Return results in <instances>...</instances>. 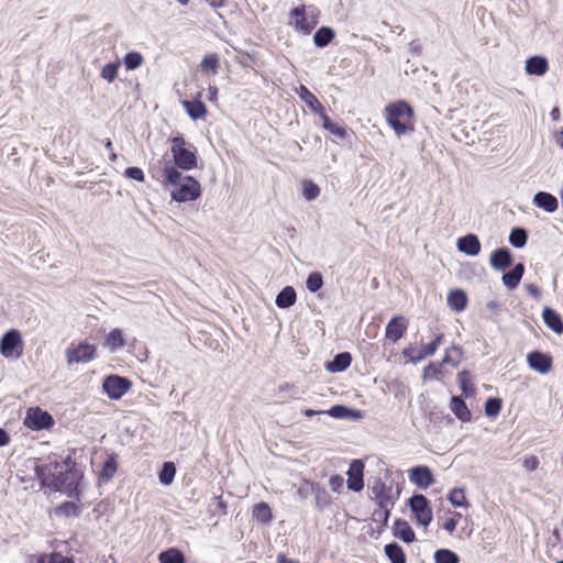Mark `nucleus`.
I'll use <instances>...</instances> for the list:
<instances>
[{
  "label": "nucleus",
  "mask_w": 563,
  "mask_h": 563,
  "mask_svg": "<svg viewBox=\"0 0 563 563\" xmlns=\"http://www.w3.org/2000/svg\"><path fill=\"white\" fill-rule=\"evenodd\" d=\"M40 487H48L60 492L76 501H64L54 509L56 517H79L82 505L80 504V482L82 473L78 470L74 460H52L44 465L33 466Z\"/></svg>",
  "instance_id": "1"
},
{
  "label": "nucleus",
  "mask_w": 563,
  "mask_h": 563,
  "mask_svg": "<svg viewBox=\"0 0 563 563\" xmlns=\"http://www.w3.org/2000/svg\"><path fill=\"white\" fill-rule=\"evenodd\" d=\"M163 181L168 185L177 186L178 188L172 191V199L178 202L192 201L200 197L201 187L198 180L191 176L181 178V173L173 166L169 162L165 164L163 169Z\"/></svg>",
  "instance_id": "2"
},
{
  "label": "nucleus",
  "mask_w": 563,
  "mask_h": 563,
  "mask_svg": "<svg viewBox=\"0 0 563 563\" xmlns=\"http://www.w3.org/2000/svg\"><path fill=\"white\" fill-rule=\"evenodd\" d=\"M401 494V487L390 476L374 477L368 484V497L382 508H394Z\"/></svg>",
  "instance_id": "3"
},
{
  "label": "nucleus",
  "mask_w": 563,
  "mask_h": 563,
  "mask_svg": "<svg viewBox=\"0 0 563 563\" xmlns=\"http://www.w3.org/2000/svg\"><path fill=\"white\" fill-rule=\"evenodd\" d=\"M387 123L397 135H404L413 131V110L406 101H397L386 107Z\"/></svg>",
  "instance_id": "4"
},
{
  "label": "nucleus",
  "mask_w": 563,
  "mask_h": 563,
  "mask_svg": "<svg viewBox=\"0 0 563 563\" xmlns=\"http://www.w3.org/2000/svg\"><path fill=\"white\" fill-rule=\"evenodd\" d=\"M172 153L176 168L190 170L197 166L196 151L186 147V141L183 136L178 135L172 139Z\"/></svg>",
  "instance_id": "5"
},
{
  "label": "nucleus",
  "mask_w": 563,
  "mask_h": 563,
  "mask_svg": "<svg viewBox=\"0 0 563 563\" xmlns=\"http://www.w3.org/2000/svg\"><path fill=\"white\" fill-rule=\"evenodd\" d=\"M97 346L86 341L78 344L71 343L66 352V362L70 366L78 363H87L96 357Z\"/></svg>",
  "instance_id": "6"
},
{
  "label": "nucleus",
  "mask_w": 563,
  "mask_h": 563,
  "mask_svg": "<svg viewBox=\"0 0 563 563\" xmlns=\"http://www.w3.org/2000/svg\"><path fill=\"white\" fill-rule=\"evenodd\" d=\"M409 506L415 515L417 522L423 527H428L432 521V508L429 499L423 495H413L409 499Z\"/></svg>",
  "instance_id": "7"
},
{
  "label": "nucleus",
  "mask_w": 563,
  "mask_h": 563,
  "mask_svg": "<svg viewBox=\"0 0 563 563\" xmlns=\"http://www.w3.org/2000/svg\"><path fill=\"white\" fill-rule=\"evenodd\" d=\"M132 383L129 378L115 374L104 377L102 383L103 391L110 399H120L131 388Z\"/></svg>",
  "instance_id": "8"
},
{
  "label": "nucleus",
  "mask_w": 563,
  "mask_h": 563,
  "mask_svg": "<svg viewBox=\"0 0 563 563\" xmlns=\"http://www.w3.org/2000/svg\"><path fill=\"white\" fill-rule=\"evenodd\" d=\"M22 345L19 331L9 330L0 340V353L7 358H19L22 355Z\"/></svg>",
  "instance_id": "9"
},
{
  "label": "nucleus",
  "mask_w": 563,
  "mask_h": 563,
  "mask_svg": "<svg viewBox=\"0 0 563 563\" xmlns=\"http://www.w3.org/2000/svg\"><path fill=\"white\" fill-rule=\"evenodd\" d=\"M24 424L32 430L48 429L54 424L51 413L40 407L29 408L24 418Z\"/></svg>",
  "instance_id": "10"
},
{
  "label": "nucleus",
  "mask_w": 563,
  "mask_h": 563,
  "mask_svg": "<svg viewBox=\"0 0 563 563\" xmlns=\"http://www.w3.org/2000/svg\"><path fill=\"white\" fill-rule=\"evenodd\" d=\"M347 488L353 492H361L364 487V463L363 460H352L347 471Z\"/></svg>",
  "instance_id": "11"
},
{
  "label": "nucleus",
  "mask_w": 563,
  "mask_h": 563,
  "mask_svg": "<svg viewBox=\"0 0 563 563\" xmlns=\"http://www.w3.org/2000/svg\"><path fill=\"white\" fill-rule=\"evenodd\" d=\"M527 363L532 371L539 374H547L552 368V357L541 351L530 352L527 355Z\"/></svg>",
  "instance_id": "12"
},
{
  "label": "nucleus",
  "mask_w": 563,
  "mask_h": 563,
  "mask_svg": "<svg viewBox=\"0 0 563 563\" xmlns=\"http://www.w3.org/2000/svg\"><path fill=\"white\" fill-rule=\"evenodd\" d=\"M290 16L295 19V29L303 34H310L318 23L316 19H312L311 21L307 19L305 5L294 8L290 11Z\"/></svg>",
  "instance_id": "13"
},
{
  "label": "nucleus",
  "mask_w": 563,
  "mask_h": 563,
  "mask_svg": "<svg viewBox=\"0 0 563 563\" xmlns=\"http://www.w3.org/2000/svg\"><path fill=\"white\" fill-rule=\"evenodd\" d=\"M407 327L408 322L402 316H395L388 321L385 335L393 342H397L404 336Z\"/></svg>",
  "instance_id": "14"
},
{
  "label": "nucleus",
  "mask_w": 563,
  "mask_h": 563,
  "mask_svg": "<svg viewBox=\"0 0 563 563\" xmlns=\"http://www.w3.org/2000/svg\"><path fill=\"white\" fill-rule=\"evenodd\" d=\"M490 266L496 271H505L512 265V253L508 247H499L489 258Z\"/></svg>",
  "instance_id": "15"
},
{
  "label": "nucleus",
  "mask_w": 563,
  "mask_h": 563,
  "mask_svg": "<svg viewBox=\"0 0 563 563\" xmlns=\"http://www.w3.org/2000/svg\"><path fill=\"white\" fill-rule=\"evenodd\" d=\"M457 250L468 256H476L481 252V242L478 238L473 234H466L457 240Z\"/></svg>",
  "instance_id": "16"
},
{
  "label": "nucleus",
  "mask_w": 563,
  "mask_h": 563,
  "mask_svg": "<svg viewBox=\"0 0 563 563\" xmlns=\"http://www.w3.org/2000/svg\"><path fill=\"white\" fill-rule=\"evenodd\" d=\"M410 481L420 488H427L433 483L431 471L427 466H417L410 471Z\"/></svg>",
  "instance_id": "17"
},
{
  "label": "nucleus",
  "mask_w": 563,
  "mask_h": 563,
  "mask_svg": "<svg viewBox=\"0 0 563 563\" xmlns=\"http://www.w3.org/2000/svg\"><path fill=\"white\" fill-rule=\"evenodd\" d=\"M533 203L549 213L554 212L559 207L556 197L545 191L537 192L533 197Z\"/></svg>",
  "instance_id": "18"
},
{
  "label": "nucleus",
  "mask_w": 563,
  "mask_h": 563,
  "mask_svg": "<svg viewBox=\"0 0 563 563\" xmlns=\"http://www.w3.org/2000/svg\"><path fill=\"white\" fill-rule=\"evenodd\" d=\"M393 533L396 538L406 543H412L416 540V533L410 525L402 519H397L393 526Z\"/></svg>",
  "instance_id": "19"
},
{
  "label": "nucleus",
  "mask_w": 563,
  "mask_h": 563,
  "mask_svg": "<svg viewBox=\"0 0 563 563\" xmlns=\"http://www.w3.org/2000/svg\"><path fill=\"white\" fill-rule=\"evenodd\" d=\"M548 69L549 63L543 56L534 55L526 60V71L529 75L543 76Z\"/></svg>",
  "instance_id": "20"
},
{
  "label": "nucleus",
  "mask_w": 563,
  "mask_h": 563,
  "mask_svg": "<svg viewBox=\"0 0 563 563\" xmlns=\"http://www.w3.org/2000/svg\"><path fill=\"white\" fill-rule=\"evenodd\" d=\"M542 318L545 325L558 334L563 333L562 317L552 308L545 307L542 311Z\"/></svg>",
  "instance_id": "21"
},
{
  "label": "nucleus",
  "mask_w": 563,
  "mask_h": 563,
  "mask_svg": "<svg viewBox=\"0 0 563 563\" xmlns=\"http://www.w3.org/2000/svg\"><path fill=\"white\" fill-rule=\"evenodd\" d=\"M523 274L525 265L522 263H517L509 272L503 275V284L510 290L515 289L520 284Z\"/></svg>",
  "instance_id": "22"
},
{
  "label": "nucleus",
  "mask_w": 563,
  "mask_h": 563,
  "mask_svg": "<svg viewBox=\"0 0 563 563\" xmlns=\"http://www.w3.org/2000/svg\"><path fill=\"white\" fill-rule=\"evenodd\" d=\"M325 413L336 419L358 420L362 418V412L360 410L349 408L344 405H335Z\"/></svg>",
  "instance_id": "23"
},
{
  "label": "nucleus",
  "mask_w": 563,
  "mask_h": 563,
  "mask_svg": "<svg viewBox=\"0 0 563 563\" xmlns=\"http://www.w3.org/2000/svg\"><path fill=\"white\" fill-rule=\"evenodd\" d=\"M351 362L352 355L349 352H341L327 363L325 368L330 373H340L345 371L351 365Z\"/></svg>",
  "instance_id": "24"
},
{
  "label": "nucleus",
  "mask_w": 563,
  "mask_h": 563,
  "mask_svg": "<svg viewBox=\"0 0 563 563\" xmlns=\"http://www.w3.org/2000/svg\"><path fill=\"white\" fill-rule=\"evenodd\" d=\"M450 408L461 421L466 422L472 419L471 410L461 396H453L451 398Z\"/></svg>",
  "instance_id": "25"
},
{
  "label": "nucleus",
  "mask_w": 563,
  "mask_h": 563,
  "mask_svg": "<svg viewBox=\"0 0 563 563\" xmlns=\"http://www.w3.org/2000/svg\"><path fill=\"white\" fill-rule=\"evenodd\" d=\"M297 294L294 287H284L276 296L275 303L278 308L286 309L295 305Z\"/></svg>",
  "instance_id": "26"
},
{
  "label": "nucleus",
  "mask_w": 563,
  "mask_h": 563,
  "mask_svg": "<svg viewBox=\"0 0 563 563\" xmlns=\"http://www.w3.org/2000/svg\"><path fill=\"white\" fill-rule=\"evenodd\" d=\"M183 106L185 107V109L187 111V114L192 120L202 119L207 114V107H206V104L202 101L198 100V99L185 100V101H183Z\"/></svg>",
  "instance_id": "27"
},
{
  "label": "nucleus",
  "mask_w": 563,
  "mask_h": 563,
  "mask_svg": "<svg viewBox=\"0 0 563 563\" xmlns=\"http://www.w3.org/2000/svg\"><path fill=\"white\" fill-rule=\"evenodd\" d=\"M252 516L262 525H267L273 520L272 509L265 501H261L253 506Z\"/></svg>",
  "instance_id": "28"
},
{
  "label": "nucleus",
  "mask_w": 563,
  "mask_h": 563,
  "mask_svg": "<svg viewBox=\"0 0 563 563\" xmlns=\"http://www.w3.org/2000/svg\"><path fill=\"white\" fill-rule=\"evenodd\" d=\"M448 305L454 311H463L467 306L466 294L461 289H454L449 292Z\"/></svg>",
  "instance_id": "29"
},
{
  "label": "nucleus",
  "mask_w": 563,
  "mask_h": 563,
  "mask_svg": "<svg viewBox=\"0 0 563 563\" xmlns=\"http://www.w3.org/2000/svg\"><path fill=\"white\" fill-rule=\"evenodd\" d=\"M300 99L316 113H320L324 110V107L317 99V97L303 85L299 88Z\"/></svg>",
  "instance_id": "30"
},
{
  "label": "nucleus",
  "mask_w": 563,
  "mask_h": 563,
  "mask_svg": "<svg viewBox=\"0 0 563 563\" xmlns=\"http://www.w3.org/2000/svg\"><path fill=\"white\" fill-rule=\"evenodd\" d=\"M104 345L111 351L117 352L124 347L125 341L120 329H112L106 336Z\"/></svg>",
  "instance_id": "31"
},
{
  "label": "nucleus",
  "mask_w": 563,
  "mask_h": 563,
  "mask_svg": "<svg viewBox=\"0 0 563 563\" xmlns=\"http://www.w3.org/2000/svg\"><path fill=\"white\" fill-rule=\"evenodd\" d=\"M335 33L330 26H321L313 34V43L317 47L323 48L328 46L331 41L334 38Z\"/></svg>",
  "instance_id": "32"
},
{
  "label": "nucleus",
  "mask_w": 563,
  "mask_h": 563,
  "mask_svg": "<svg viewBox=\"0 0 563 563\" xmlns=\"http://www.w3.org/2000/svg\"><path fill=\"white\" fill-rule=\"evenodd\" d=\"M386 556L389 559L391 563H406L407 558L402 550V548L396 543H388L384 548Z\"/></svg>",
  "instance_id": "33"
},
{
  "label": "nucleus",
  "mask_w": 563,
  "mask_h": 563,
  "mask_svg": "<svg viewBox=\"0 0 563 563\" xmlns=\"http://www.w3.org/2000/svg\"><path fill=\"white\" fill-rule=\"evenodd\" d=\"M463 356V350L459 345H453L445 351L441 365H451L457 367Z\"/></svg>",
  "instance_id": "34"
},
{
  "label": "nucleus",
  "mask_w": 563,
  "mask_h": 563,
  "mask_svg": "<svg viewBox=\"0 0 563 563\" xmlns=\"http://www.w3.org/2000/svg\"><path fill=\"white\" fill-rule=\"evenodd\" d=\"M457 382L460 384V387L462 389L463 395L466 398H471L475 396V387L473 383L471 382V373L466 369L460 372L457 374Z\"/></svg>",
  "instance_id": "35"
},
{
  "label": "nucleus",
  "mask_w": 563,
  "mask_h": 563,
  "mask_svg": "<svg viewBox=\"0 0 563 563\" xmlns=\"http://www.w3.org/2000/svg\"><path fill=\"white\" fill-rule=\"evenodd\" d=\"M444 335L442 333L438 334L435 339L430 342L429 344H426L422 346L420 351H418L416 355L417 361H422L428 356H432L435 354L438 347L440 346Z\"/></svg>",
  "instance_id": "36"
},
{
  "label": "nucleus",
  "mask_w": 563,
  "mask_h": 563,
  "mask_svg": "<svg viewBox=\"0 0 563 563\" xmlns=\"http://www.w3.org/2000/svg\"><path fill=\"white\" fill-rule=\"evenodd\" d=\"M528 241V232L523 228H512L509 234V243L521 249L527 244Z\"/></svg>",
  "instance_id": "37"
},
{
  "label": "nucleus",
  "mask_w": 563,
  "mask_h": 563,
  "mask_svg": "<svg viewBox=\"0 0 563 563\" xmlns=\"http://www.w3.org/2000/svg\"><path fill=\"white\" fill-rule=\"evenodd\" d=\"M161 563H185V555L178 549L172 548L158 555Z\"/></svg>",
  "instance_id": "38"
},
{
  "label": "nucleus",
  "mask_w": 563,
  "mask_h": 563,
  "mask_svg": "<svg viewBox=\"0 0 563 563\" xmlns=\"http://www.w3.org/2000/svg\"><path fill=\"white\" fill-rule=\"evenodd\" d=\"M448 499H449V501L454 507L468 508L471 506L470 503L467 501V498H466V495H465V490L463 488H460V487L453 488L449 493Z\"/></svg>",
  "instance_id": "39"
},
{
  "label": "nucleus",
  "mask_w": 563,
  "mask_h": 563,
  "mask_svg": "<svg viewBox=\"0 0 563 563\" xmlns=\"http://www.w3.org/2000/svg\"><path fill=\"white\" fill-rule=\"evenodd\" d=\"M321 120H322V126L329 131L330 133L341 137V139H344L345 135H346V131L343 126H339L336 124H334L331 119L327 115V113L324 112V110L322 112L319 113Z\"/></svg>",
  "instance_id": "40"
},
{
  "label": "nucleus",
  "mask_w": 563,
  "mask_h": 563,
  "mask_svg": "<svg viewBox=\"0 0 563 563\" xmlns=\"http://www.w3.org/2000/svg\"><path fill=\"white\" fill-rule=\"evenodd\" d=\"M118 466L115 460H106L101 471L99 472V483L110 481L117 473Z\"/></svg>",
  "instance_id": "41"
},
{
  "label": "nucleus",
  "mask_w": 563,
  "mask_h": 563,
  "mask_svg": "<svg viewBox=\"0 0 563 563\" xmlns=\"http://www.w3.org/2000/svg\"><path fill=\"white\" fill-rule=\"evenodd\" d=\"M175 474H176L175 464L170 461L165 462L159 472V482L164 485H169L173 483Z\"/></svg>",
  "instance_id": "42"
},
{
  "label": "nucleus",
  "mask_w": 563,
  "mask_h": 563,
  "mask_svg": "<svg viewBox=\"0 0 563 563\" xmlns=\"http://www.w3.org/2000/svg\"><path fill=\"white\" fill-rule=\"evenodd\" d=\"M120 65V60L106 64L101 69V78H103L108 82H112L118 76Z\"/></svg>",
  "instance_id": "43"
},
{
  "label": "nucleus",
  "mask_w": 563,
  "mask_h": 563,
  "mask_svg": "<svg viewBox=\"0 0 563 563\" xmlns=\"http://www.w3.org/2000/svg\"><path fill=\"white\" fill-rule=\"evenodd\" d=\"M393 508H382L376 506L373 510L372 519L374 522L379 523L380 527H386L390 517Z\"/></svg>",
  "instance_id": "44"
},
{
  "label": "nucleus",
  "mask_w": 563,
  "mask_h": 563,
  "mask_svg": "<svg viewBox=\"0 0 563 563\" xmlns=\"http://www.w3.org/2000/svg\"><path fill=\"white\" fill-rule=\"evenodd\" d=\"M144 62L143 56L137 52H129L123 58V63L129 70L139 68Z\"/></svg>",
  "instance_id": "45"
},
{
  "label": "nucleus",
  "mask_w": 563,
  "mask_h": 563,
  "mask_svg": "<svg viewBox=\"0 0 563 563\" xmlns=\"http://www.w3.org/2000/svg\"><path fill=\"white\" fill-rule=\"evenodd\" d=\"M435 563H459V556L451 550L441 549L434 553Z\"/></svg>",
  "instance_id": "46"
},
{
  "label": "nucleus",
  "mask_w": 563,
  "mask_h": 563,
  "mask_svg": "<svg viewBox=\"0 0 563 563\" xmlns=\"http://www.w3.org/2000/svg\"><path fill=\"white\" fill-rule=\"evenodd\" d=\"M503 407L501 399L490 397L485 402V415L487 417H496L500 412Z\"/></svg>",
  "instance_id": "47"
},
{
  "label": "nucleus",
  "mask_w": 563,
  "mask_h": 563,
  "mask_svg": "<svg viewBox=\"0 0 563 563\" xmlns=\"http://www.w3.org/2000/svg\"><path fill=\"white\" fill-rule=\"evenodd\" d=\"M306 286L311 292H317L323 286L322 275L318 272L310 273L306 280Z\"/></svg>",
  "instance_id": "48"
},
{
  "label": "nucleus",
  "mask_w": 563,
  "mask_h": 563,
  "mask_svg": "<svg viewBox=\"0 0 563 563\" xmlns=\"http://www.w3.org/2000/svg\"><path fill=\"white\" fill-rule=\"evenodd\" d=\"M302 195L306 198V200L312 201L317 199L318 196L320 195V188L313 181L306 180L303 183Z\"/></svg>",
  "instance_id": "49"
},
{
  "label": "nucleus",
  "mask_w": 563,
  "mask_h": 563,
  "mask_svg": "<svg viewBox=\"0 0 563 563\" xmlns=\"http://www.w3.org/2000/svg\"><path fill=\"white\" fill-rule=\"evenodd\" d=\"M203 70H210L212 74H217L219 67V57L217 54L206 55L201 62Z\"/></svg>",
  "instance_id": "50"
},
{
  "label": "nucleus",
  "mask_w": 563,
  "mask_h": 563,
  "mask_svg": "<svg viewBox=\"0 0 563 563\" xmlns=\"http://www.w3.org/2000/svg\"><path fill=\"white\" fill-rule=\"evenodd\" d=\"M461 518L462 515L460 512H451V516L443 521L442 528L452 534L456 530Z\"/></svg>",
  "instance_id": "51"
},
{
  "label": "nucleus",
  "mask_w": 563,
  "mask_h": 563,
  "mask_svg": "<svg viewBox=\"0 0 563 563\" xmlns=\"http://www.w3.org/2000/svg\"><path fill=\"white\" fill-rule=\"evenodd\" d=\"M442 375V371L435 366L433 363H430L428 366L423 368L422 378L423 380H431V379H440Z\"/></svg>",
  "instance_id": "52"
},
{
  "label": "nucleus",
  "mask_w": 563,
  "mask_h": 563,
  "mask_svg": "<svg viewBox=\"0 0 563 563\" xmlns=\"http://www.w3.org/2000/svg\"><path fill=\"white\" fill-rule=\"evenodd\" d=\"M212 506L214 507L213 509H211L213 515H219V516L227 515L228 506H227V503L223 500L222 496H216L213 498Z\"/></svg>",
  "instance_id": "53"
},
{
  "label": "nucleus",
  "mask_w": 563,
  "mask_h": 563,
  "mask_svg": "<svg viewBox=\"0 0 563 563\" xmlns=\"http://www.w3.org/2000/svg\"><path fill=\"white\" fill-rule=\"evenodd\" d=\"M124 176L136 181H144V173L140 167H128Z\"/></svg>",
  "instance_id": "54"
},
{
  "label": "nucleus",
  "mask_w": 563,
  "mask_h": 563,
  "mask_svg": "<svg viewBox=\"0 0 563 563\" xmlns=\"http://www.w3.org/2000/svg\"><path fill=\"white\" fill-rule=\"evenodd\" d=\"M48 563H75V562L71 558L65 556L58 552H53L49 555Z\"/></svg>",
  "instance_id": "55"
},
{
  "label": "nucleus",
  "mask_w": 563,
  "mask_h": 563,
  "mask_svg": "<svg viewBox=\"0 0 563 563\" xmlns=\"http://www.w3.org/2000/svg\"><path fill=\"white\" fill-rule=\"evenodd\" d=\"M417 353H418V351H417V349L413 345H409V346H407L406 349L402 350V356L408 358V361L413 363V364H417V363L420 362V361L416 360Z\"/></svg>",
  "instance_id": "56"
},
{
  "label": "nucleus",
  "mask_w": 563,
  "mask_h": 563,
  "mask_svg": "<svg viewBox=\"0 0 563 563\" xmlns=\"http://www.w3.org/2000/svg\"><path fill=\"white\" fill-rule=\"evenodd\" d=\"M344 479L340 475H333L329 479V485L333 492H339L343 487Z\"/></svg>",
  "instance_id": "57"
},
{
  "label": "nucleus",
  "mask_w": 563,
  "mask_h": 563,
  "mask_svg": "<svg viewBox=\"0 0 563 563\" xmlns=\"http://www.w3.org/2000/svg\"><path fill=\"white\" fill-rule=\"evenodd\" d=\"M528 292L533 296L536 299H539L540 296H541V291L539 289L538 286L533 285V284H529L526 286Z\"/></svg>",
  "instance_id": "58"
},
{
  "label": "nucleus",
  "mask_w": 563,
  "mask_h": 563,
  "mask_svg": "<svg viewBox=\"0 0 563 563\" xmlns=\"http://www.w3.org/2000/svg\"><path fill=\"white\" fill-rule=\"evenodd\" d=\"M538 464H539V461H538V460H525V461H523V467H525L528 472H532V471L537 470Z\"/></svg>",
  "instance_id": "59"
},
{
  "label": "nucleus",
  "mask_w": 563,
  "mask_h": 563,
  "mask_svg": "<svg viewBox=\"0 0 563 563\" xmlns=\"http://www.w3.org/2000/svg\"><path fill=\"white\" fill-rule=\"evenodd\" d=\"M9 441H10V435L8 434V432L4 429L0 428V446L8 444Z\"/></svg>",
  "instance_id": "60"
},
{
  "label": "nucleus",
  "mask_w": 563,
  "mask_h": 563,
  "mask_svg": "<svg viewBox=\"0 0 563 563\" xmlns=\"http://www.w3.org/2000/svg\"><path fill=\"white\" fill-rule=\"evenodd\" d=\"M208 93H209V100L210 101H214L217 100V96H218V88L216 86H210L208 88Z\"/></svg>",
  "instance_id": "61"
},
{
  "label": "nucleus",
  "mask_w": 563,
  "mask_h": 563,
  "mask_svg": "<svg viewBox=\"0 0 563 563\" xmlns=\"http://www.w3.org/2000/svg\"><path fill=\"white\" fill-rule=\"evenodd\" d=\"M409 47H410V51H412L415 53H417L421 49V46H420L419 42H417V41L410 42Z\"/></svg>",
  "instance_id": "62"
},
{
  "label": "nucleus",
  "mask_w": 563,
  "mask_h": 563,
  "mask_svg": "<svg viewBox=\"0 0 563 563\" xmlns=\"http://www.w3.org/2000/svg\"><path fill=\"white\" fill-rule=\"evenodd\" d=\"M278 563H298L297 561L290 560L286 558L285 555H278L277 558Z\"/></svg>",
  "instance_id": "63"
},
{
  "label": "nucleus",
  "mask_w": 563,
  "mask_h": 563,
  "mask_svg": "<svg viewBox=\"0 0 563 563\" xmlns=\"http://www.w3.org/2000/svg\"><path fill=\"white\" fill-rule=\"evenodd\" d=\"M556 143L563 148V130H561L556 136Z\"/></svg>",
  "instance_id": "64"
}]
</instances>
